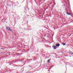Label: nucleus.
Masks as SVG:
<instances>
[{"mask_svg": "<svg viewBox=\"0 0 73 73\" xmlns=\"http://www.w3.org/2000/svg\"><path fill=\"white\" fill-rule=\"evenodd\" d=\"M60 45V44H57L56 45V46H59Z\"/></svg>", "mask_w": 73, "mask_h": 73, "instance_id": "3", "label": "nucleus"}, {"mask_svg": "<svg viewBox=\"0 0 73 73\" xmlns=\"http://www.w3.org/2000/svg\"><path fill=\"white\" fill-rule=\"evenodd\" d=\"M66 13H67V15H69V13L67 12Z\"/></svg>", "mask_w": 73, "mask_h": 73, "instance_id": "7", "label": "nucleus"}, {"mask_svg": "<svg viewBox=\"0 0 73 73\" xmlns=\"http://www.w3.org/2000/svg\"><path fill=\"white\" fill-rule=\"evenodd\" d=\"M1 49H3V48H1Z\"/></svg>", "mask_w": 73, "mask_h": 73, "instance_id": "9", "label": "nucleus"}, {"mask_svg": "<svg viewBox=\"0 0 73 73\" xmlns=\"http://www.w3.org/2000/svg\"><path fill=\"white\" fill-rule=\"evenodd\" d=\"M62 44H63L64 46H65L66 45V43H62Z\"/></svg>", "mask_w": 73, "mask_h": 73, "instance_id": "5", "label": "nucleus"}, {"mask_svg": "<svg viewBox=\"0 0 73 73\" xmlns=\"http://www.w3.org/2000/svg\"><path fill=\"white\" fill-rule=\"evenodd\" d=\"M50 62V59H49L47 61V62L49 63Z\"/></svg>", "mask_w": 73, "mask_h": 73, "instance_id": "6", "label": "nucleus"}, {"mask_svg": "<svg viewBox=\"0 0 73 73\" xmlns=\"http://www.w3.org/2000/svg\"><path fill=\"white\" fill-rule=\"evenodd\" d=\"M70 54H71L72 55L73 54V53L72 52H70L69 53Z\"/></svg>", "mask_w": 73, "mask_h": 73, "instance_id": "4", "label": "nucleus"}, {"mask_svg": "<svg viewBox=\"0 0 73 73\" xmlns=\"http://www.w3.org/2000/svg\"><path fill=\"white\" fill-rule=\"evenodd\" d=\"M6 28L8 30H9V31H12V30L10 28V27H7Z\"/></svg>", "mask_w": 73, "mask_h": 73, "instance_id": "1", "label": "nucleus"}, {"mask_svg": "<svg viewBox=\"0 0 73 73\" xmlns=\"http://www.w3.org/2000/svg\"><path fill=\"white\" fill-rule=\"evenodd\" d=\"M68 15H71V13H69V14Z\"/></svg>", "mask_w": 73, "mask_h": 73, "instance_id": "8", "label": "nucleus"}, {"mask_svg": "<svg viewBox=\"0 0 73 73\" xmlns=\"http://www.w3.org/2000/svg\"><path fill=\"white\" fill-rule=\"evenodd\" d=\"M52 47L53 48H54V49H57V47L54 46H52Z\"/></svg>", "mask_w": 73, "mask_h": 73, "instance_id": "2", "label": "nucleus"}]
</instances>
